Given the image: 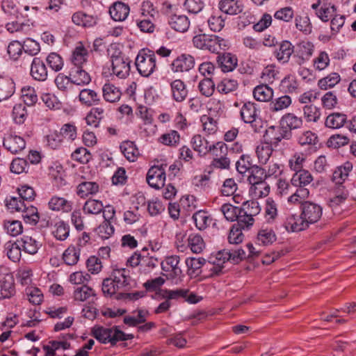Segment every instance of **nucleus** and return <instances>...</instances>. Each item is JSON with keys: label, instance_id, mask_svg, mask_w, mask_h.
I'll return each instance as SVG.
<instances>
[{"label": "nucleus", "instance_id": "412c9836", "mask_svg": "<svg viewBox=\"0 0 356 356\" xmlns=\"http://www.w3.org/2000/svg\"><path fill=\"white\" fill-rule=\"evenodd\" d=\"M122 94L120 88L113 83H106L102 87V96L106 102H118L120 99Z\"/></svg>", "mask_w": 356, "mask_h": 356}, {"label": "nucleus", "instance_id": "a19ab883", "mask_svg": "<svg viewBox=\"0 0 356 356\" xmlns=\"http://www.w3.org/2000/svg\"><path fill=\"white\" fill-rule=\"evenodd\" d=\"M241 117L244 122H252L257 117L256 104L250 102L245 103L240 111Z\"/></svg>", "mask_w": 356, "mask_h": 356}, {"label": "nucleus", "instance_id": "473e14b6", "mask_svg": "<svg viewBox=\"0 0 356 356\" xmlns=\"http://www.w3.org/2000/svg\"><path fill=\"white\" fill-rule=\"evenodd\" d=\"M170 86L173 99L178 102H183L188 95L184 83L180 79H176L171 83Z\"/></svg>", "mask_w": 356, "mask_h": 356}, {"label": "nucleus", "instance_id": "6e6d98bb", "mask_svg": "<svg viewBox=\"0 0 356 356\" xmlns=\"http://www.w3.org/2000/svg\"><path fill=\"white\" fill-rule=\"evenodd\" d=\"M83 210L85 213L97 215L102 211L103 204L99 200L90 199L85 202Z\"/></svg>", "mask_w": 356, "mask_h": 356}, {"label": "nucleus", "instance_id": "f8f14e48", "mask_svg": "<svg viewBox=\"0 0 356 356\" xmlns=\"http://www.w3.org/2000/svg\"><path fill=\"white\" fill-rule=\"evenodd\" d=\"M115 60L111 63L113 74L120 79L127 78L131 70V60L126 56Z\"/></svg>", "mask_w": 356, "mask_h": 356}, {"label": "nucleus", "instance_id": "7c9ffc66", "mask_svg": "<svg viewBox=\"0 0 356 356\" xmlns=\"http://www.w3.org/2000/svg\"><path fill=\"white\" fill-rule=\"evenodd\" d=\"M185 263L188 268V275L196 277L201 273V268L206 264V260L202 257H189L186 259Z\"/></svg>", "mask_w": 356, "mask_h": 356}, {"label": "nucleus", "instance_id": "e433bc0d", "mask_svg": "<svg viewBox=\"0 0 356 356\" xmlns=\"http://www.w3.org/2000/svg\"><path fill=\"white\" fill-rule=\"evenodd\" d=\"M254 97L259 102H268L273 97V90L266 84H261L254 88Z\"/></svg>", "mask_w": 356, "mask_h": 356}, {"label": "nucleus", "instance_id": "3c124183", "mask_svg": "<svg viewBox=\"0 0 356 356\" xmlns=\"http://www.w3.org/2000/svg\"><path fill=\"white\" fill-rule=\"evenodd\" d=\"M341 80L340 75L337 72H332L318 81V86L322 90H327L336 86Z\"/></svg>", "mask_w": 356, "mask_h": 356}, {"label": "nucleus", "instance_id": "6ab92c4d", "mask_svg": "<svg viewBox=\"0 0 356 356\" xmlns=\"http://www.w3.org/2000/svg\"><path fill=\"white\" fill-rule=\"evenodd\" d=\"M31 74L37 81H45L47 78V70L43 60L40 58L33 59L31 67Z\"/></svg>", "mask_w": 356, "mask_h": 356}, {"label": "nucleus", "instance_id": "c9c22d12", "mask_svg": "<svg viewBox=\"0 0 356 356\" xmlns=\"http://www.w3.org/2000/svg\"><path fill=\"white\" fill-rule=\"evenodd\" d=\"M120 148L124 156L129 161H134L140 154L135 143L130 140L122 142Z\"/></svg>", "mask_w": 356, "mask_h": 356}, {"label": "nucleus", "instance_id": "e2e57ef3", "mask_svg": "<svg viewBox=\"0 0 356 356\" xmlns=\"http://www.w3.org/2000/svg\"><path fill=\"white\" fill-rule=\"evenodd\" d=\"M180 139L179 133L177 131L172 130L168 133L163 134L161 136L159 141L168 146H176Z\"/></svg>", "mask_w": 356, "mask_h": 356}, {"label": "nucleus", "instance_id": "5701e85b", "mask_svg": "<svg viewBox=\"0 0 356 356\" xmlns=\"http://www.w3.org/2000/svg\"><path fill=\"white\" fill-rule=\"evenodd\" d=\"M79 99L81 104L86 106L97 105L101 100L98 93L89 88L81 90L79 92Z\"/></svg>", "mask_w": 356, "mask_h": 356}, {"label": "nucleus", "instance_id": "f03ea898", "mask_svg": "<svg viewBox=\"0 0 356 356\" xmlns=\"http://www.w3.org/2000/svg\"><path fill=\"white\" fill-rule=\"evenodd\" d=\"M92 336L102 343H110L111 345H115L120 341H127L130 339L129 335L119 330L117 326L111 328L95 327L92 330Z\"/></svg>", "mask_w": 356, "mask_h": 356}, {"label": "nucleus", "instance_id": "f3484780", "mask_svg": "<svg viewBox=\"0 0 356 356\" xmlns=\"http://www.w3.org/2000/svg\"><path fill=\"white\" fill-rule=\"evenodd\" d=\"M72 82L78 86L88 85L91 81L90 74L83 69V67H72L70 71Z\"/></svg>", "mask_w": 356, "mask_h": 356}, {"label": "nucleus", "instance_id": "2eb2a0df", "mask_svg": "<svg viewBox=\"0 0 356 356\" xmlns=\"http://www.w3.org/2000/svg\"><path fill=\"white\" fill-rule=\"evenodd\" d=\"M129 11V6L122 1H115L109 8V14L111 18L116 22L125 20Z\"/></svg>", "mask_w": 356, "mask_h": 356}, {"label": "nucleus", "instance_id": "7ed1b4c3", "mask_svg": "<svg viewBox=\"0 0 356 356\" xmlns=\"http://www.w3.org/2000/svg\"><path fill=\"white\" fill-rule=\"evenodd\" d=\"M135 65L140 75L148 77L156 69V56L152 51L143 49L137 55Z\"/></svg>", "mask_w": 356, "mask_h": 356}, {"label": "nucleus", "instance_id": "39448f33", "mask_svg": "<svg viewBox=\"0 0 356 356\" xmlns=\"http://www.w3.org/2000/svg\"><path fill=\"white\" fill-rule=\"evenodd\" d=\"M15 280L10 269L0 266V295L3 299H9L15 294Z\"/></svg>", "mask_w": 356, "mask_h": 356}, {"label": "nucleus", "instance_id": "4d7b16f0", "mask_svg": "<svg viewBox=\"0 0 356 356\" xmlns=\"http://www.w3.org/2000/svg\"><path fill=\"white\" fill-rule=\"evenodd\" d=\"M224 217L230 222L236 220L240 215L241 208L234 207L231 204H224L220 209Z\"/></svg>", "mask_w": 356, "mask_h": 356}, {"label": "nucleus", "instance_id": "0e129e2a", "mask_svg": "<svg viewBox=\"0 0 356 356\" xmlns=\"http://www.w3.org/2000/svg\"><path fill=\"white\" fill-rule=\"evenodd\" d=\"M304 117L307 122H317L321 116L319 109L314 105H305L303 107Z\"/></svg>", "mask_w": 356, "mask_h": 356}, {"label": "nucleus", "instance_id": "423d86ee", "mask_svg": "<svg viewBox=\"0 0 356 356\" xmlns=\"http://www.w3.org/2000/svg\"><path fill=\"white\" fill-rule=\"evenodd\" d=\"M300 209V217L303 220L302 222H306L307 228L310 224L317 222L323 214V208L319 204L312 202H302Z\"/></svg>", "mask_w": 356, "mask_h": 356}, {"label": "nucleus", "instance_id": "4c0bfd02", "mask_svg": "<svg viewBox=\"0 0 356 356\" xmlns=\"http://www.w3.org/2000/svg\"><path fill=\"white\" fill-rule=\"evenodd\" d=\"M4 248L8 257L11 261L13 262H17L19 261L21 258L22 248L18 240L16 241H10L6 242Z\"/></svg>", "mask_w": 356, "mask_h": 356}, {"label": "nucleus", "instance_id": "09e8293b", "mask_svg": "<svg viewBox=\"0 0 356 356\" xmlns=\"http://www.w3.org/2000/svg\"><path fill=\"white\" fill-rule=\"evenodd\" d=\"M291 104V98L289 95H283L274 100L269 104V110L272 112H277L288 108Z\"/></svg>", "mask_w": 356, "mask_h": 356}, {"label": "nucleus", "instance_id": "72a5a7b5", "mask_svg": "<svg viewBox=\"0 0 356 356\" xmlns=\"http://www.w3.org/2000/svg\"><path fill=\"white\" fill-rule=\"evenodd\" d=\"M313 180L312 174L306 170L295 172L291 179V184L294 186H307Z\"/></svg>", "mask_w": 356, "mask_h": 356}, {"label": "nucleus", "instance_id": "f257e3e1", "mask_svg": "<svg viewBox=\"0 0 356 356\" xmlns=\"http://www.w3.org/2000/svg\"><path fill=\"white\" fill-rule=\"evenodd\" d=\"M131 281L129 270L113 269L110 277L103 280L102 292L105 296L117 300L121 292L128 291L131 288Z\"/></svg>", "mask_w": 356, "mask_h": 356}, {"label": "nucleus", "instance_id": "de8ad7c7", "mask_svg": "<svg viewBox=\"0 0 356 356\" xmlns=\"http://www.w3.org/2000/svg\"><path fill=\"white\" fill-rule=\"evenodd\" d=\"M196 227L200 230H204L211 222V218L207 212L200 210L195 212L193 216Z\"/></svg>", "mask_w": 356, "mask_h": 356}, {"label": "nucleus", "instance_id": "680f3d73", "mask_svg": "<svg viewBox=\"0 0 356 356\" xmlns=\"http://www.w3.org/2000/svg\"><path fill=\"white\" fill-rule=\"evenodd\" d=\"M46 61L48 66L55 72L60 71L63 67V60L62 57L55 52L50 53L47 56Z\"/></svg>", "mask_w": 356, "mask_h": 356}, {"label": "nucleus", "instance_id": "4468645a", "mask_svg": "<svg viewBox=\"0 0 356 356\" xmlns=\"http://www.w3.org/2000/svg\"><path fill=\"white\" fill-rule=\"evenodd\" d=\"M3 147L13 154H17L23 150L26 147V143L23 138L10 134L4 138Z\"/></svg>", "mask_w": 356, "mask_h": 356}, {"label": "nucleus", "instance_id": "20e7f679", "mask_svg": "<svg viewBox=\"0 0 356 356\" xmlns=\"http://www.w3.org/2000/svg\"><path fill=\"white\" fill-rule=\"evenodd\" d=\"M248 173V180L250 184L254 186L255 190L264 189L259 191V195L267 196L270 192V186L264 181L268 177L266 171L261 167L255 165Z\"/></svg>", "mask_w": 356, "mask_h": 356}, {"label": "nucleus", "instance_id": "c756f323", "mask_svg": "<svg viewBox=\"0 0 356 356\" xmlns=\"http://www.w3.org/2000/svg\"><path fill=\"white\" fill-rule=\"evenodd\" d=\"M347 122L346 115L341 113H332L328 115L325 121V125L330 129H339Z\"/></svg>", "mask_w": 356, "mask_h": 356}, {"label": "nucleus", "instance_id": "6e6552de", "mask_svg": "<svg viewBox=\"0 0 356 356\" xmlns=\"http://www.w3.org/2000/svg\"><path fill=\"white\" fill-rule=\"evenodd\" d=\"M146 179L152 188L159 189L163 187L165 181V170L163 165L150 168L147 172Z\"/></svg>", "mask_w": 356, "mask_h": 356}, {"label": "nucleus", "instance_id": "69168bd1", "mask_svg": "<svg viewBox=\"0 0 356 356\" xmlns=\"http://www.w3.org/2000/svg\"><path fill=\"white\" fill-rule=\"evenodd\" d=\"M27 116V111L24 104H15L13 109V118L17 124H22Z\"/></svg>", "mask_w": 356, "mask_h": 356}, {"label": "nucleus", "instance_id": "5fc2aeb1", "mask_svg": "<svg viewBox=\"0 0 356 356\" xmlns=\"http://www.w3.org/2000/svg\"><path fill=\"white\" fill-rule=\"evenodd\" d=\"M272 147L266 142L257 147L256 154L261 163H266L268 161L273 152Z\"/></svg>", "mask_w": 356, "mask_h": 356}, {"label": "nucleus", "instance_id": "bf43d9fd", "mask_svg": "<svg viewBox=\"0 0 356 356\" xmlns=\"http://www.w3.org/2000/svg\"><path fill=\"white\" fill-rule=\"evenodd\" d=\"M209 153H210L213 158L227 156L228 147L224 142L219 141L211 144V146L209 147Z\"/></svg>", "mask_w": 356, "mask_h": 356}, {"label": "nucleus", "instance_id": "338daca9", "mask_svg": "<svg viewBox=\"0 0 356 356\" xmlns=\"http://www.w3.org/2000/svg\"><path fill=\"white\" fill-rule=\"evenodd\" d=\"M71 76H65L63 74H58L55 79V84L60 90L67 91L73 86Z\"/></svg>", "mask_w": 356, "mask_h": 356}, {"label": "nucleus", "instance_id": "13d9d810", "mask_svg": "<svg viewBox=\"0 0 356 356\" xmlns=\"http://www.w3.org/2000/svg\"><path fill=\"white\" fill-rule=\"evenodd\" d=\"M296 27L305 34L312 33V26L308 16L298 15L295 18Z\"/></svg>", "mask_w": 356, "mask_h": 356}, {"label": "nucleus", "instance_id": "58836bf2", "mask_svg": "<svg viewBox=\"0 0 356 356\" xmlns=\"http://www.w3.org/2000/svg\"><path fill=\"white\" fill-rule=\"evenodd\" d=\"M18 242L22 249L30 254H35L41 245L38 241L29 236H24Z\"/></svg>", "mask_w": 356, "mask_h": 356}, {"label": "nucleus", "instance_id": "603ef678", "mask_svg": "<svg viewBox=\"0 0 356 356\" xmlns=\"http://www.w3.org/2000/svg\"><path fill=\"white\" fill-rule=\"evenodd\" d=\"M3 228L12 236L19 235L23 230L22 222L16 220H5L3 221Z\"/></svg>", "mask_w": 356, "mask_h": 356}, {"label": "nucleus", "instance_id": "a18cd8bd", "mask_svg": "<svg viewBox=\"0 0 356 356\" xmlns=\"http://www.w3.org/2000/svg\"><path fill=\"white\" fill-rule=\"evenodd\" d=\"M188 246L193 253L199 254L205 248L202 237L198 234H191L188 238Z\"/></svg>", "mask_w": 356, "mask_h": 356}, {"label": "nucleus", "instance_id": "37998d69", "mask_svg": "<svg viewBox=\"0 0 356 356\" xmlns=\"http://www.w3.org/2000/svg\"><path fill=\"white\" fill-rule=\"evenodd\" d=\"M348 195V191L346 189L345 186H337L334 191V196L331 197L329 200V206L332 208L338 207L345 202Z\"/></svg>", "mask_w": 356, "mask_h": 356}, {"label": "nucleus", "instance_id": "2f4dec72", "mask_svg": "<svg viewBox=\"0 0 356 356\" xmlns=\"http://www.w3.org/2000/svg\"><path fill=\"white\" fill-rule=\"evenodd\" d=\"M179 261L180 257L177 255L167 257L165 263L161 264L162 270L167 272L171 270L175 277H179L182 273L181 269L179 266Z\"/></svg>", "mask_w": 356, "mask_h": 356}, {"label": "nucleus", "instance_id": "ddd939ff", "mask_svg": "<svg viewBox=\"0 0 356 356\" xmlns=\"http://www.w3.org/2000/svg\"><path fill=\"white\" fill-rule=\"evenodd\" d=\"M246 257L243 250L238 248L237 250L224 249L218 252L216 259L220 261H232L233 264H237Z\"/></svg>", "mask_w": 356, "mask_h": 356}, {"label": "nucleus", "instance_id": "8fccbe9b", "mask_svg": "<svg viewBox=\"0 0 356 356\" xmlns=\"http://www.w3.org/2000/svg\"><path fill=\"white\" fill-rule=\"evenodd\" d=\"M95 297V291L87 285L76 287L74 291V298L76 301H86L90 297Z\"/></svg>", "mask_w": 356, "mask_h": 356}, {"label": "nucleus", "instance_id": "aec40b11", "mask_svg": "<svg viewBox=\"0 0 356 356\" xmlns=\"http://www.w3.org/2000/svg\"><path fill=\"white\" fill-rule=\"evenodd\" d=\"M237 61L236 56L231 53L219 54L217 57V63L225 72L232 71L236 67Z\"/></svg>", "mask_w": 356, "mask_h": 356}, {"label": "nucleus", "instance_id": "79ce46f5", "mask_svg": "<svg viewBox=\"0 0 356 356\" xmlns=\"http://www.w3.org/2000/svg\"><path fill=\"white\" fill-rule=\"evenodd\" d=\"M80 248L74 245H70L63 254V259L68 266L77 264L80 257Z\"/></svg>", "mask_w": 356, "mask_h": 356}, {"label": "nucleus", "instance_id": "393cba45", "mask_svg": "<svg viewBox=\"0 0 356 356\" xmlns=\"http://www.w3.org/2000/svg\"><path fill=\"white\" fill-rule=\"evenodd\" d=\"M302 221L300 216L290 215L286 218L284 226L288 232L302 231L307 229L306 222Z\"/></svg>", "mask_w": 356, "mask_h": 356}, {"label": "nucleus", "instance_id": "dca6fc26", "mask_svg": "<svg viewBox=\"0 0 356 356\" xmlns=\"http://www.w3.org/2000/svg\"><path fill=\"white\" fill-rule=\"evenodd\" d=\"M294 53V46L291 42L284 40L279 44V47L274 51V55L278 61L286 63Z\"/></svg>", "mask_w": 356, "mask_h": 356}, {"label": "nucleus", "instance_id": "052dcab7", "mask_svg": "<svg viewBox=\"0 0 356 356\" xmlns=\"http://www.w3.org/2000/svg\"><path fill=\"white\" fill-rule=\"evenodd\" d=\"M201 94L207 97H211L215 90V84L211 78H204L198 84Z\"/></svg>", "mask_w": 356, "mask_h": 356}, {"label": "nucleus", "instance_id": "1a4fd4ad", "mask_svg": "<svg viewBox=\"0 0 356 356\" xmlns=\"http://www.w3.org/2000/svg\"><path fill=\"white\" fill-rule=\"evenodd\" d=\"M316 16L323 22H328L336 13L335 6L328 1H317L312 5Z\"/></svg>", "mask_w": 356, "mask_h": 356}, {"label": "nucleus", "instance_id": "9d476101", "mask_svg": "<svg viewBox=\"0 0 356 356\" xmlns=\"http://www.w3.org/2000/svg\"><path fill=\"white\" fill-rule=\"evenodd\" d=\"M195 66V58L190 54H182L171 63L170 67L174 72H188Z\"/></svg>", "mask_w": 356, "mask_h": 356}, {"label": "nucleus", "instance_id": "c85d7f7f", "mask_svg": "<svg viewBox=\"0 0 356 356\" xmlns=\"http://www.w3.org/2000/svg\"><path fill=\"white\" fill-rule=\"evenodd\" d=\"M353 165L350 163H346L343 166L337 167L332 173V180L337 186H343V182L348 177Z\"/></svg>", "mask_w": 356, "mask_h": 356}, {"label": "nucleus", "instance_id": "864d4df0", "mask_svg": "<svg viewBox=\"0 0 356 356\" xmlns=\"http://www.w3.org/2000/svg\"><path fill=\"white\" fill-rule=\"evenodd\" d=\"M254 165L250 156L248 154H242L236 163L237 171L242 175L248 172Z\"/></svg>", "mask_w": 356, "mask_h": 356}, {"label": "nucleus", "instance_id": "0eeeda50", "mask_svg": "<svg viewBox=\"0 0 356 356\" xmlns=\"http://www.w3.org/2000/svg\"><path fill=\"white\" fill-rule=\"evenodd\" d=\"M264 139L266 143L274 147H277L282 139L289 140L291 137V132L280 127L271 126L266 130Z\"/></svg>", "mask_w": 356, "mask_h": 356}, {"label": "nucleus", "instance_id": "ea45409f", "mask_svg": "<svg viewBox=\"0 0 356 356\" xmlns=\"http://www.w3.org/2000/svg\"><path fill=\"white\" fill-rule=\"evenodd\" d=\"M191 143L193 149L197 152L200 156H204L209 153V147L211 146V144L200 135H195L192 138Z\"/></svg>", "mask_w": 356, "mask_h": 356}, {"label": "nucleus", "instance_id": "9b49d317", "mask_svg": "<svg viewBox=\"0 0 356 356\" xmlns=\"http://www.w3.org/2000/svg\"><path fill=\"white\" fill-rule=\"evenodd\" d=\"M314 49L312 42L309 41H302L296 45L294 50V57L298 58L297 63L301 65L305 61L309 60L312 57Z\"/></svg>", "mask_w": 356, "mask_h": 356}, {"label": "nucleus", "instance_id": "cd10ccee", "mask_svg": "<svg viewBox=\"0 0 356 356\" xmlns=\"http://www.w3.org/2000/svg\"><path fill=\"white\" fill-rule=\"evenodd\" d=\"M219 9L227 15H238L244 9V5L242 1H219Z\"/></svg>", "mask_w": 356, "mask_h": 356}, {"label": "nucleus", "instance_id": "4be33fe9", "mask_svg": "<svg viewBox=\"0 0 356 356\" xmlns=\"http://www.w3.org/2000/svg\"><path fill=\"white\" fill-rule=\"evenodd\" d=\"M302 124V118L298 117L291 113L284 115L280 120V125L289 131L301 128Z\"/></svg>", "mask_w": 356, "mask_h": 356}, {"label": "nucleus", "instance_id": "c03bdc74", "mask_svg": "<svg viewBox=\"0 0 356 356\" xmlns=\"http://www.w3.org/2000/svg\"><path fill=\"white\" fill-rule=\"evenodd\" d=\"M99 185L93 181H83L77 186V195L81 197H86L88 195H93L99 191Z\"/></svg>", "mask_w": 356, "mask_h": 356}, {"label": "nucleus", "instance_id": "b1692460", "mask_svg": "<svg viewBox=\"0 0 356 356\" xmlns=\"http://www.w3.org/2000/svg\"><path fill=\"white\" fill-rule=\"evenodd\" d=\"M88 58V51L81 43L79 45H77L72 51L71 60L74 65L73 67H83V65L87 63Z\"/></svg>", "mask_w": 356, "mask_h": 356}, {"label": "nucleus", "instance_id": "a211bd4d", "mask_svg": "<svg viewBox=\"0 0 356 356\" xmlns=\"http://www.w3.org/2000/svg\"><path fill=\"white\" fill-rule=\"evenodd\" d=\"M15 91L13 79L0 75V102L9 99Z\"/></svg>", "mask_w": 356, "mask_h": 356}, {"label": "nucleus", "instance_id": "f704fd0d", "mask_svg": "<svg viewBox=\"0 0 356 356\" xmlns=\"http://www.w3.org/2000/svg\"><path fill=\"white\" fill-rule=\"evenodd\" d=\"M277 240V236L272 229H261L257 236V244L267 246L271 245Z\"/></svg>", "mask_w": 356, "mask_h": 356}, {"label": "nucleus", "instance_id": "49530a36", "mask_svg": "<svg viewBox=\"0 0 356 356\" xmlns=\"http://www.w3.org/2000/svg\"><path fill=\"white\" fill-rule=\"evenodd\" d=\"M22 218L26 223L35 225L40 221V216L36 207L31 205H26V209L22 211Z\"/></svg>", "mask_w": 356, "mask_h": 356}, {"label": "nucleus", "instance_id": "a878e982", "mask_svg": "<svg viewBox=\"0 0 356 356\" xmlns=\"http://www.w3.org/2000/svg\"><path fill=\"white\" fill-rule=\"evenodd\" d=\"M169 24L176 31L184 33L189 28L190 22L185 15L174 14L170 17Z\"/></svg>", "mask_w": 356, "mask_h": 356}, {"label": "nucleus", "instance_id": "774afa93", "mask_svg": "<svg viewBox=\"0 0 356 356\" xmlns=\"http://www.w3.org/2000/svg\"><path fill=\"white\" fill-rule=\"evenodd\" d=\"M114 227L111 222L104 221L96 229L95 232L102 239L109 238L114 233Z\"/></svg>", "mask_w": 356, "mask_h": 356}, {"label": "nucleus", "instance_id": "bb28decb", "mask_svg": "<svg viewBox=\"0 0 356 356\" xmlns=\"http://www.w3.org/2000/svg\"><path fill=\"white\" fill-rule=\"evenodd\" d=\"M49 208L52 211L69 212L72 209V202L64 197L53 196L49 202Z\"/></svg>", "mask_w": 356, "mask_h": 356}]
</instances>
